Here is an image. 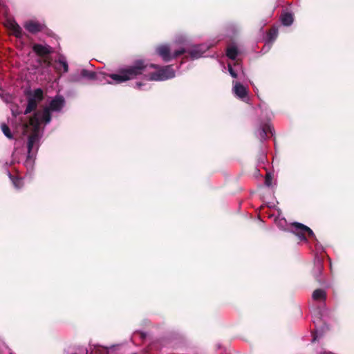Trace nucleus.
Here are the masks:
<instances>
[{
  "instance_id": "nucleus-28",
  "label": "nucleus",
  "mask_w": 354,
  "mask_h": 354,
  "mask_svg": "<svg viewBox=\"0 0 354 354\" xmlns=\"http://www.w3.org/2000/svg\"><path fill=\"white\" fill-rule=\"evenodd\" d=\"M265 183L266 185L270 186L272 183V178L269 175L266 176Z\"/></svg>"
},
{
  "instance_id": "nucleus-26",
  "label": "nucleus",
  "mask_w": 354,
  "mask_h": 354,
  "mask_svg": "<svg viewBox=\"0 0 354 354\" xmlns=\"http://www.w3.org/2000/svg\"><path fill=\"white\" fill-rule=\"evenodd\" d=\"M228 71L231 75L232 77L236 78L237 77V74L236 73V72L233 70L232 67L229 65L228 66Z\"/></svg>"
},
{
  "instance_id": "nucleus-14",
  "label": "nucleus",
  "mask_w": 354,
  "mask_h": 354,
  "mask_svg": "<svg viewBox=\"0 0 354 354\" xmlns=\"http://www.w3.org/2000/svg\"><path fill=\"white\" fill-rule=\"evenodd\" d=\"M326 292L321 288L316 289L313 291L312 297L316 301H324L326 299Z\"/></svg>"
},
{
  "instance_id": "nucleus-13",
  "label": "nucleus",
  "mask_w": 354,
  "mask_h": 354,
  "mask_svg": "<svg viewBox=\"0 0 354 354\" xmlns=\"http://www.w3.org/2000/svg\"><path fill=\"white\" fill-rule=\"evenodd\" d=\"M39 140L38 134L36 131L31 133L28 138V142H27V148H28V153L29 154H34V153H32V150L33 148L35 142H37Z\"/></svg>"
},
{
  "instance_id": "nucleus-6",
  "label": "nucleus",
  "mask_w": 354,
  "mask_h": 354,
  "mask_svg": "<svg viewBox=\"0 0 354 354\" xmlns=\"http://www.w3.org/2000/svg\"><path fill=\"white\" fill-rule=\"evenodd\" d=\"M24 27L28 32L33 35L44 31L46 28L45 24L34 20L26 21L24 24Z\"/></svg>"
},
{
  "instance_id": "nucleus-11",
  "label": "nucleus",
  "mask_w": 354,
  "mask_h": 354,
  "mask_svg": "<svg viewBox=\"0 0 354 354\" xmlns=\"http://www.w3.org/2000/svg\"><path fill=\"white\" fill-rule=\"evenodd\" d=\"M323 270V264L320 260H317L315 262L314 268H313V276L317 281L319 283H322L323 281L322 278L321 277L322 273Z\"/></svg>"
},
{
  "instance_id": "nucleus-24",
  "label": "nucleus",
  "mask_w": 354,
  "mask_h": 354,
  "mask_svg": "<svg viewBox=\"0 0 354 354\" xmlns=\"http://www.w3.org/2000/svg\"><path fill=\"white\" fill-rule=\"evenodd\" d=\"M1 130L3 133V134L8 138L12 139L13 138L11 131H10L9 127L6 124H5V123L1 124Z\"/></svg>"
},
{
  "instance_id": "nucleus-22",
  "label": "nucleus",
  "mask_w": 354,
  "mask_h": 354,
  "mask_svg": "<svg viewBox=\"0 0 354 354\" xmlns=\"http://www.w3.org/2000/svg\"><path fill=\"white\" fill-rule=\"evenodd\" d=\"M278 35V31L276 28H272L269 30L267 37L269 41H273L276 39Z\"/></svg>"
},
{
  "instance_id": "nucleus-17",
  "label": "nucleus",
  "mask_w": 354,
  "mask_h": 354,
  "mask_svg": "<svg viewBox=\"0 0 354 354\" xmlns=\"http://www.w3.org/2000/svg\"><path fill=\"white\" fill-rule=\"evenodd\" d=\"M9 177L11 179L13 185L15 188L19 189H21L24 185V182L22 178H19L17 176H12L11 174L9 173Z\"/></svg>"
},
{
  "instance_id": "nucleus-21",
  "label": "nucleus",
  "mask_w": 354,
  "mask_h": 354,
  "mask_svg": "<svg viewBox=\"0 0 354 354\" xmlns=\"http://www.w3.org/2000/svg\"><path fill=\"white\" fill-rule=\"evenodd\" d=\"M268 133H272V128L269 124H264L262 126L261 129L260 136L261 138H266L268 135Z\"/></svg>"
},
{
  "instance_id": "nucleus-31",
  "label": "nucleus",
  "mask_w": 354,
  "mask_h": 354,
  "mask_svg": "<svg viewBox=\"0 0 354 354\" xmlns=\"http://www.w3.org/2000/svg\"><path fill=\"white\" fill-rule=\"evenodd\" d=\"M55 69H56L57 71H59V70H60V67L55 66Z\"/></svg>"
},
{
  "instance_id": "nucleus-27",
  "label": "nucleus",
  "mask_w": 354,
  "mask_h": 354,
  "mask_svg": "<svg viewBox=\"0 0 354 354\" xmlns=\"http://www.w3.org/2000/svg\"><path fill=\"white\" fill-rule=\"evenodd\" d=\"M135 335H139L142 339H145L147 337V333L142 331H136L135 332Z\"/></svg>"
},
{
  "instance_id": "nucleus-29",
  "label": "nucleus",
  "mask_w": 354,
  "mask_h": 354,
  "mask_svg": "<svg viewBox=\"0 0 354 354\" xmlns=\"http://www.w3.org/2000/svg\"><path fill=\"white\" fill-rule=\"evenodd\" d=\"M44 63L47 66H51V61L50 59L48 58H44Z\"/></svg>"
},
{
  "instance_id": "nucleus-16",
  "label": "nucleus",
  "mask_w": 354,
  "mask_h": 354,
  "mask_svg": "<svg viewBox=\"0 0 354 354\" xmlns=\"http://www.w3.org/2000/svg\"><path fill=\"white\" fill-rule=\"evenodd\" d=\"M238 53L239 51L236 46L228 47L226 50V56L232 60L236 59Z\"/></svg>"
},
{
  "instance_id": "nucleus-23",
  "label": "nucleus",
  "mask_w": 354,
  "mask_h": 354,
  "mask_svg": "<svg viewBox=\"0 0 354 354\" xmlns=\"http://www.w3.org/2000/svg\"><path fill=\"white\" fill-rule=\"evenodd\" d=\"M203 52L198 49V48H195L189 51V54L192 59H198L201 57L203 55Z\"/></svg>"
},
{
  "instance_id": "nucleus-9",
  "label": "nucleus",
  "mask_w": 354,
  "mask_h": 354,
  "mask_svg": "<svg viewBox=\"0 0 354 354\" xmlns=\"http://www.w3.org/2000/svg\"><path fill=\"white\" fill-rule=\"evenodd\" d=\"M32 50L39 57H46L52 53V48L48 45L35 44L32 46Z\"/></svg>"
},
{
  "instance_id": "nucleus-25",
  "label": "nucleus",
  "mask_w": 354,
  "mask_h": 354,
  "mask_svg": "<svg viewBox=\"0 0 354 354\" xmlns=\"http://www.w3.org/2000/svg\"><path fill=\"white\" fill-rule=\"evenodd\" d=\"M187 52V50L184 48H181L177 50H175L174 53L171 55L172 59L173 58H177L179 56L185 54Z\"/></svg>"
},
{
  "instance_id": "nucleus-2",
  "label": "nucleus",
  "mask_w": 354,
  "mask_h": 354,
  "mask_svg": "<svg viewBox=\"0 0 354 354\" xmlns=\"http://www.w3.org/2000/svg\"><path fill=\"white\" fill-rule=\"evenodd\" d=\"M277 225L279 229L297 236L300 241H307L308 237L312 239L315 237L310 227L299 222H293L288 225L286 220L281 219L277 223Z\"/></svg>"
},
{
  "instance_id": "nucleus-18",
  "label": "nucleus",
  "mask_w": 354,
  "mask_h": 354,
  "mask_svg": "<svg viewBox=\"0 0 354 354\" xmlns=\"http://www.w3.org/2000/svg\"><path fill=\"white\" fill-rule=\"evenodd\" d=\"M35 163V154H29L28 153L26 160H25L24 165L28 170H32L33 169Z\"/></svg>"
},
{
  "instance_id": "nucleus-5",
  "label": "nucleus",
  "mask_w": 354,
  "mask_h": 354,
  "mask_svg": "<svg viewBox=\"0 0 354 354\" xmlns=\"http://www.w3.org/2000/svg\"><path fill=\"white\" fill-rule=\"evenodd\" d=\"M50 111L48 106L44 107L42 110L35 111L34 115L30 118V124L35 128H38L41 122L48 124L52 119Z\"/></svg>"
},
{
  "instance_id": "nucleus-3",
  "label": "nucleus",
  "mask_w": 354,
  "mask_h": 354,
  "mask_svg": "<svg viewBox=\"0 0 354 354\" xmlns=\"http://www.w3.org/2000/svg\"><path fill=\"white\" fill-rule=\"evenodd\" d=\"M175 77V71L171 65L159 68L158 71L145 74V77L149 81H163Z\"/></svg>"
},
{
  "instance_id": "nucleus-4",
  "label": "nucleus",
  "mask_w": 354,
  "mask_h": 354,
  "mask_svg": "<svg viewBox=\"0 0 354 354\" xmlns=\"http://www.w3.org/2000/svg\"><path fill=\"white\" fill-rule=\"evenodd\" d=\"M44 98V91L41 88H37L33 92L28 93L27 100L28 104L24 111V115H28L33 111H35L39 103H40Z\"/></svg>"
},
{
  "instance_id": "nucleus-8",
  "label": "nucleus",
  "mask_w": 354,
  "mask_h": 354,
  "mask_svg": "<svg viewBox=\"0 0 354 354\" xmlns=\"http://www.w3.org/2000/svg\"><path fill=\"white\" fill-rule=\"evenodd\" d=\"M156 50L157 54L160 56L165 62H168L172 59L170 48L168 45H160L156 48Z\"/></svg>"
},
{
  "instance_id": "nucleus-19",
  "label": "nucleus",
  "mask_w": 354,
  "mask_h": 354,
  "mask_svg": "<svg viewBox=\"0 0 354 354\" xmlns=\"http://www.w3.org/2000/svg\"><path fill=\"white\" fill-rule=\"evenodd\" d=\"M80 74L83 77L87 78L88 80L97 79V73L95 72L89 71L86 69H82Z\"/></svg>"
},
{
  "instance_id": "nucleus-10",
  "label": "nucleus",
  "mask_w": 354,
  "mask_h": 354,
  "mask_svg": "<svg viewBox=\"0 0 354 354\" xmlns=\"http://www.w3.org/2000/svg\"><path fill=\"white\" fill-rule=\"evenodd\" d=\"M8 28L12 32V35L17 39H22L24 36L28 37L23 31L21 27L15 21H12L9 23Z\"/></svg>"
},
{
  "instance_id": "nucleus-20",
  "label": "nucleus",
  "mask_w": 354,
  "mask_h": 354,
  "mask_svg": "<svg viewBox=\"0 0 354 354\" xmlns=\"http://www.w3.org/2000/svg\"><path fill=\"white\" fill-rule=\"evenodd\" d=\"M56 62L63 68L64 73H67L68 71V65L64 56H60Z\"/></svg>"
},
{
  "instance_id": "nucleus-1",
  "label": "nucleus",
  "mask_w": 354,
  "mask_h": 354,
  "mask_svg": "<svg viewBox=\"0 0 354 354\" xmlns=\"http://www.w3.org/2000/svg\"><path fill=\"white\" fill-rule=\"evenodd\" d=\"M148 67L158 68V65L153 64L148 65L142 60H137L133 65L121 68L118 70L117 73L109 74L108 76L111 78L115 84H121L144 73L146 72Z\"/></svg>"
},
{
  "instance_id": "nucleus-7",
  "label": "nucleus",
  "mask_w": 354,
  "mask_h": 354,
  "mask_svg": "<svg viewBox=\"0 0 354 354\" xmlns=\"http://www.w3.org/2000/svg\"><path fill=\"white\" fill-rule=\"evenodd\" d=\"M65 100L63 96L57 95L49 103L48 108L51 111H60L64 106Z\"/></svg>"
},
{
  "instance_id": "nucleus-30",
  "label": "nucleus",
  "mask_w": 354,
  "mask_h": 354,
  "mask_svg": "<svg viewBox=\"0 0 354 354\" xmlns=\"http://www.w3.org/2000/svg\"><path fill=\"white\" fill-rule=\"evenodd\" d=\"M142 85V84L141 82H136V86L138 88H140L141 86Z\"/></svg>"
},
{
  "instance_id": "nucleus-12",
  "label": "nucleus",
  "mask_w": 354,
  "mask_h": 354,
  "mask_svg": "<svg viewBox=\"0 0 354 354\" xmlns=\"http://www.w3.org/2000/svg\"><path fill=\"white\" fill-rule=\"evenodd\" d=\"M233 89L236 95L240 98L243 99L248 95L246 88L241 83L236 82Z\"/></svg>"
},
{
  "instance_id": "nucleus-15",
  "label": "nucleus",
  "mask_w": 354,
  "mask_h": 354,
  "mask_svg": "<svg viewBox=\"0 0 354 354\" xmlns=\"http://www.w3.org/2000/svg\"><path fill=\"white\" fill-rule=\"evenodd\" d=\"M281 20L283 25L288 26L293 23V15L290 12H285L281 15Z\"/></svg>"
}]
</instances>
